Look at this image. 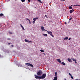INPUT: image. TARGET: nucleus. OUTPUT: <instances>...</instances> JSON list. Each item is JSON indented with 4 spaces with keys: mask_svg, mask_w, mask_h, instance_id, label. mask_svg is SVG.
Instances as JSON below:
<instances>
[{
    "mask_svg": "<svg viewBox=\"0 0 80 80\" xmlns=\"http://www.w3.org/2000/svg\"><path fill=\"white\" fill-rule=\"evenodd\" d=\"M43 53L44 55H46V54H45V53Z\"/></svg>",
    "mask_w": 80,
    "mask_h": 80,
    "instance_id": "58836bf2",
    "label": "nucleus"
},
{
    "mask_svg": "<svg viewBox=\"0 0 80 80\" xmlns=\"http://www.w3.org/2000/svg\"><path fill=\"white\" fill-rule=\"evenodd\" d=\"M7 40H10V38H8L7 39Z\"/></svg>",
    "mask_w": 80,
    "mask_h": 80,
    "instance_id": "2f4dec72",
    "label": "nucleus"
},
{
    "mask_svg": "<svg viewBox=\"0 0 80 80\" xmlns=\"http://www.w3.org/2000/svg\"><path fill=\"white\" fill-rule=\"evenodd\" d=\"M36 18V20H37V19H38V18Z\"/></svg>",
    "mask_w": 80,
    "mask_h": 80,
    "instance_id": "ea45409f",
    "label": "nucleus"
},
{
    "mask_svg": "<svg viewBox=\"0 0 80 80\" xmlns=\"http://www.w3.org/2000/svg\"><path fill=\"white\" fill-rule=\"evenodd\" d=\"M68 37H66L65 38H64L63 40H68Z\"/></svg>",
    "mask_w": 80,
    "mask_h": 80,
    "instance_id": "f8f14e48",
    "label": "nucleus"
},
{
    "mask_svg": "<svg viewBox=\"0 0 80 80\" xmlns=\"http://www.w3.org/2000/svg\"><path fill=\"white\" fill-rule=\"evenodd\" d=\"M2 56L0 54V58H2Z\"/></svg>",
    "mask_w": 80,
    "mask_h": 80,
    "instance_id": "72a5a7b5",
    "label": "nucleus"
},
{
    "mask_svg": "<svg viewBox=\"0 0 80 80\" xmlns=\"http://www.w3.org/2000/svg\"><path fill=\"white\" fill-rule=\"evenodd\" d=\"M41 29L42 31H44V30L45 29H44V27L43 26H42L41 27Z\"/></svg>",
    "mask_w": 80,
    "mask_h": 80,
    "instance_id": "423d86ee",
    "label": "nucleus"
},
{
    "mask_svg": "<svg viewBox=\"0 0 80 80\" xmlns=\"http://www.w3.org/2000/svg\"><path fill=\"white\" fill-rule=\"evenodd\" d=\"M68 40H71V38H69Z\"/></svg>",
    "mask_w": 80,
    "mask_h": 80,
    "instance_id": "a19ab883",
    "label": "nucleus"
},
{
    "mask_svg": "<svg viewBox=\"0 0 80 80\" xmlns=\"http://www.w3.org/2000/svg\"><path fill=\"white\" fill-rule=\"evenodd\" d=\"M29 23L30 24H31V22L30 21V20H29Z\"/></svg>",
    "mask_w": 80,
    "mask_h": 80,
    "instance_id": "bb28decb",
    "label": "nucleus"
},
{
    "mask_svg": "<svg viewBox=\"0 0 80 80\" xmlns=\"http://www.w3.org/2000/svg\"><path fill=\"white\" fill-rule=\"evenodd\" d=\"M61 64H62V65H65V63L64 62H62L61 63Z\"/></svg>",
    "mask_w": 80,
    "mask_h": 80,
    "instance_id": "ddd939ff",
    "label": "nucleus"
},
{
    "mask_svg": "<svg viewBox=\"0 0 80 80\" xmlns=\"http://www.w3.org/2000/svg\"><path fill=\"white\" fill-rule=\"evenodd\" d=\"M22 2H25V0H21Z\"/></svg>",
    "mask_w": 80,
    "mask_h": 80,
    "instance_id": "5701e85b",
    "label": "nucleus"
},
{
    "mask_svg": "<svg viewBox=\"0 0 80 80\" xmlns=\"http://www.w3.org/2000/svg\"><path fill=\"white\" fill-rule=\"evenodd\" d=\"M40 51L41 52H45V51H44V50H43L42 49Z\"/></svg>",
    "mask_w": 80,
    "mask_h": 80,
    "instance_id": "a211bd4d",
    "label": "nucleus"
},
{
    "mask_svg": "<svg viewBox=\"0 0 80 80\" xmlns=\"http://www.w3.org/2000/svg\"><path fill=\"white\" fill-rule=\"evenodd\" d=\"M15 0V1H17V0Z\"/></svg>",
    "mask_w": 80,
    "mask_h": 80,
    "instance_id": "de8ad7c7",
    "label": "nucleus"
},
{
    "mask_svg": "<svg viewBox=\"0 0 80 80\" xmlns=\"http://www.w3.org/2000/svg\"><path fill=\"white\" fill-rule=\"evenodd\" d=\"M3 13H1L0 14V17H2V16H3Z\"/></svg>",
    "mask_w": 80,
    "mask_h": 80,
    "instance_id": "412c9836",
    "label": "nucleus"
},
{
    "mask_svg": "<svg viewBox=\"0 0 80 80\" xmlns=\"http://www.w3.org/2000/svg\"><path fill=\"white\" fill-rule=\"evenodd\" d=\"M10 43H8V45H10Z\"/></svg>",
    "mask_w": 80,
    "mask_h": 80,
    "instance_id": "79ce46f5",
    "label": "nucleus"
},
{
    "mask_svg": "<svg viewBox=\"0 0 80 80\" xmlns=\"http://www.w3.org/2000/svg\"><path fill=\"white\" fill-rule=\"evenodd\" d=\"M38 0V1L39 2H40V3H42V1H41V0Z\"/></svg>",
    "mask_w": 80,
    "mask_h": 80,
    "instance_id": "aec40b11",
    "label": "nucleus"
},
{
    "mask_svg": "<svg viewBox=\"0 0 80 80\" xmlns=\"http://www.w3.org/2000/svg\"><path fill=\"white\" fill-rule=\"evenodd\" d=\"M20 25L22 28V29H23V30H25V28H23V26H22V25L20 24Z\"/></svg>",
    "mask_w": 80,
    "mask_h": 80,
    "instance_id": "2eb2a0df",
    "label": "nucleus"
},
{
    "mask_svg": "<svg viewBox=\"0 0 80 80\" xmlns=\"http://www.w3.org/2000/svg\"><path fill=\"white\" fill-rule=\"evenodd\" d=\"M35 21H33V22H32V23L33 24H34V23H35Z\"/></svg>",
    "mask_w": 80,
    "mask_h": 80,
    "instance_id": "cd10ccee",
    "label": "nucleus"
},
{
    "mask_svg": "<svg viewBox=\"0 0 80 80\" xmlns=\"http://www.w3.org/2000/svg\"><path fill=\"white\" fill-rule=\"evenodd\" d=\"M47 32L48 34H50H50H52V32L51 31H47Z\"/></svg>",
    "mask_w": 80,
    "mask_h": 80,
    "instance_id": "6e6552de",
    "label": "nucleus"
},
{
    "mask_svg": "<svg viewBox=\"0 0 80 80\" xmlns=\"http://www.w3.org/2000/svg\"><path fill=\"white\" fill-rule=\"evenodd\" d=\"M69 75H70V76H72V74H70V73H69Z\"/></svg>",
    "mask_w": 80,
    "mask_h": 80,
    "instance_id": "7c9ffc66",
    "label": "nucleus"
},
{
    "mask_svg": "<svg viewBox=\"0 0 80 80\" xmlns=\"http://www.w3.org/2000/svg\"><path fill=\"white\" fill-rule=\"evenodd\" d=\"M43 36H44L45 37H47V36L48 35L47 34H43Z\"/></svg>",
    "mask_w": 80,
    "mask_h": 80,
    "instance_id": "4468645a",
    "label": "nucleus"
},
{
    "mask_svg": "<svg viewBox=\"0 0 80 80\" xmlns=\"http://www.w3.org/2000/svg\"><path fill=\"white\" fill-rule=\"evenodd\" d=\"M11 46L12 47H13V45H12Z\"/></svg>",
    "mask_w": 80,
    "mask_h": 80,
    "instance_id": "4c0bfd02",
    "label": "nucleus"
},
{
    "mask_svg": "<svg viewBox=\"0 0 80 80\" xmlns=\"http://www.w3.org/2000/svg\"><path fill=\"white\" fill-rule=\"evenodd\" d=\"M53 80H57V77L56 76L54 78V79Z\"/></svg>",
    "mask_w": 80,
    "mask_h": 80,
    "instance_id": "9b49d317",
    "label": "nucleus"
},
{
    "mask_svg": "<svg viewBox=\"0 0 80 80\" xmlns=\"http://www.w3.org/2000/svg\"><path fill=\"white\" fill-rule=\"evenodd\" d=\"M68 60L69 62H72V61L71 60V59L69 58L68 59Z\"/></svg>",
    "mask_w": 80,
    "mask_h": 80,
    "instance_id": "9d476101",
    "label": "nucleus"
},
{
    "mask_svg": "<svg viewBox=\"0 0 80 80\" xmlns=\"http://www.w3.org/2000/svg\"><path fill=\"white\" fill-rule=\"evenodd\" d=\"M57 60L59 62V63H61V62H62L61 60H60V59H57Z\"/></svg>",
    "mask_w": 80,
    "mask_h": 80,
    "instance_id": "0eeeda50",
    "label": "nucleus"
},
{
    "mask_svg": "<svg viewBox=\"0 0 80 80\" xmlns=\"http://www.w3.org/2000/svg\"><path fill=\"white\" fill-rule=\"evenodd\" d=\"M45 17L46 18H48V17H47V15H45Z\"/></svg>",
    "mask_w": 80,
    "mask_h": 80,
    "instance_id": "c85d7f7f",
    "label": "nucleus"
},
{
    "mask_svg": "<svg viewBox=\"0 0 80 80\" xmlns=\"http://www.w3.org/2000/svg\"><path fill=\"white\" fill-rule=\"evenodd\" d=\"M25 41L26 42H28V43H32V42L30 41L27 39H25Z\"/></svg>",
    "mask_w": 80,
    "mask_h": 80,
    "instance_id": "39448f33",
    "label": "nucleus"
},
{
    "mask_svg": "<svg viewBox=\"0 0 80 80\" xmlns=\"http://www.w3.org/2000/svg\"><path fill=\"white\" fill-rule=\"evenodd\" d=\"M55 76L56 77H57V72H55Z\"/></svg>",
    "mask_w": 80,
    "mask_h": 80,
    "instance_id": "6ab92c4d",
    "label": "nucleus"
},
{
    "mask_svg": "<svg viewBox=\"0 0 80 80\" xmlns=\"http://www.w3.org/2000/svg\"><path fill=\"white\" fill-rule=\"evenodd\" d=\"M25 65H27V66H29V67H32V68H33V65H32V64L29 63H25Z\"/></svg>",
    "mask_w": 80,
    "mask_h": 80,
    "instance_id": "f03ea898",
    "label": "nucleus"
},
{
    "mask_svg": "<svg viewBox=\"0 0 80 80\" xmlns=\"http://www.w3.org/2000/svg\"><path fill=\"white\" fill-rule=\"evenodd\" d=\"M68 8L70 9H72V6H69L68 7Z\"/></svg>",
    "mask_w": 80,
    "mask_h": 80,
    "instance_id": "dca6fc26",
    "label": "nucleus"
},
{
    "mask_svg": "<svg viewBox=\"0 0 80 80\" xmlns=\"http://www.w3.org/2000/svg\"><path fill=\"white\" fill-rule=\"evenodd\" d=\"M35 8H36V7H35Z\"/></svg>",
    "mask_w": 80,
    "mask_h": 80,
    "instance_id": "09e8293b",
    "label": "nucleus"
},
{
    "mask_svg": "<svg viewBox=\"0 0 80 80\" xmlns=\"http://www.w3.org/2000/svg\"><path fill=\"white\" fill-rule=\"evenodd\" d=\"M75 6H78V5L76 4L75 5Z\"/></svg>",
    "mask_w": 80,
    "mask_h": 80,
    "instance_id": "e433bc0d",
    "label": "nucleus"
},
{
    "mask_svg": "<svg viewBox=\"0 0 80 80\" xmlns=\"http://www.w3.org/2000/svg\"><path fill=\"white\" fill-rule=\"evenodd\" d=\"M26 20H28L29 21H30V19L28 18H26Z\"/></svg>",
    "mask_w": 80,
    "mask_h": 80,
    "instance_id": "a878e982",
    "label": "nucleus"
},
{
    "mask_svg": "<svg viewBox=\"0 0 80 80\" xmlns=\"http://www.w3.org/2000/svg\"><path fill=\"white\" fill-rule=\"evenodd\" d=\"M72 18L71 17L69 18V20H72Z\"/></svg>",
    "mask_w": 80,
    "mask_h": 80,
    "instance_id": "393cba45",
    "label": "nucleus"
},
{
    "mask_svg": "<svg viewBox=\"0 0 80 80\" xmlns=\"http://www.w3.org/2000/svg\"><path fill=\"white\" fill-rule=\"evenodd\" d=\"M42 73V72L41 71V70H40L38 72L37 74L38 76H40Z\"/></svg>",
    "mask_w": 80,
    "mask_h": 80,
    "instance_id": "7ed1b4c3",
    "label": "nucleus"
},
{
    "mask_svg": "<svg viewBox=\"0 0 80 80\" xmlns=\"http://www.w3.org/2000/svg\"><path fill=\"white\" fill-rule=\"evenodd\" d=\"M44 31L45 32H46V31H47V30H46L44 29Z\"/></svg>",
    "mask_w": 80,
    "mask_h": 80,
    "instance_id": "c9c22d12",
    "label": "nucleus"
},
{
    "mask_svg": "<svg viewBox=\"0 0 80 80\" xmlns=\"http://www.w3.org/2000/svg\"><path fill=\"white\" fill-rule=\"evenodd\" d=\"M34 76L35 78H36L37 79H40V76H38L36 75H35Z\"/></svg>",
    "mask_w": 80,
    "mask_h": 80,
    "instance_id": "20e7f679",
    "label": "nucleus"
},
{
    "mask_svg": "<svg viewBox=\"0 0 80 80\" xmlns=\"http://www.w3.org/2000/svg\"><path fill=\"white\" fill-rule=\"evenodd\" d=\"M64 80H67V79H64Z\"/></svg>",
    "mask_w": 80,
    "mask_h": 80,
    "instance_id": "49530a36",
    "label": "nucleus"
},
{
    "mask_svg": "<svg viewBox=\"0 0 80 80\" xmlns=\"http://www.w3.org/2000/svg\"><path fill=\"white\" fill-rule=\"evenodd\" d=\"M71 78H72V79H73V76H71Z\"/></svg>",
    "mask_w": 80,
    "mask_h": 80,
    "instance_id": "f704fd0d",
    "label": "nucleus"
},
{
    "mask_svg": "<svg viewBox=\"0 0 80 80\" xmlns=\"http://www.w3.org/2000/svg\"><path fill=\"white\" fill-rule=\"evenodd\" d=\"M78 6H79V7H80V5H78Z\"/></svg>",
    "mask_w": 80,
    "mask_h": 80,
    "instance_id": "c03bdc74",
    "label": "nucleus"
},
{
    "mask_svg": "<svg viewBox=\"0 0 80 80\" xmlns=\"http://www.w3.org/2000/svg\"><path fill=\"white\" fill-rule=\"evenodd\" d=\"M75 63H77V62H76V61H75Z\"/></svg>",
    "mask_w": 80,
    "mask_h": 80,
    "instance_id": "37998d69",
    "label": "nucleus"
},
{
    "mask_svg": "<svg viewBox=\"0 0 80 80\" xmlns=\"http://www.w3.org/2000/svg\"><path fill=\"white\" fill-rule=\"evenodd\" d=\"M33 20H34V21H36V20H37L36 18H33Z\"/></svg>",
    "mask_w": 80,
    "mask_h": 80,
    "instance_id": "f3484780",
    "label": "nucleus"
},
{
    "mask_svg": "<svg viewBox=\"0 0 80 80\" xmlns=\"http://www.w3.org/2000/svg\"><path fill=\"white\" fill-rule=\"evenodd\" d=\"M74 11V10H73V9H72L71 10H70V13H72V12H73Z\"/></svg>",
    "mask_w": 80,
    "mask_h": 80,
    "instance_id": "1a4fd4ad",
    "label": "nucleus"
},
{
    "mask_svg": "<svg viewBox=\"0 0 80 80\" xmlns=\"http://www.w3.org/2000/svg\"><path fill=\"white\" fill-rule=\"evenodd\" d=\"M65 24H67V22H65Z\"/></svg>",
    "mask_w": 80,
    "mask_h": 80,
    "instance_id": "a18cd8bd",
    "label": "nucleus"
},
{
    "mask_svg": "<svg viewBox=\"0 0 80 80\" xmlns=\"http://www.w3.org/2000/svg\"><path fill=\"white\" fill-rule=\"evenodd\" d=\"M28 1V2H31V0H27Z\"/></svg>",
    "mask_w": 80,
    "mask_h": 80,
    "instance_id": "c756f323",
    "label": "nucleus"
},
{
    "mask_svg": "<svg viewBox=\"0 0 80 80\" xmlns=\"http://www.w3.org/2000/svg\"><path fill=\"white\" fill-rule=\"evenodd\" d=\"M50 35L51 36V37H54V36L52 34H50Z\"/></svg>",
    "mask_w": 80,
    "mask_h": 80,
    "instance_id": "b1692460",
    "label": "nucleus"
},
{
    "mask_svg": "<svg viewBox=\"0 0 80 80\" xmlns=\"http://www.w3.org/2000/svg\"><path fill=\"white\" fill-rule=\"evenodd\" d=\"M71 6H72V5H71Z\"/></svg>",
    "mask_w": 80,
    "mask_h": 80,
    "instance_id": "8fccbe9b",
    "label": "nucleus"
},
{
    "mask_svg": "<svg viewBox=\"0 0 80 80\" xmlns=\"http://www.w3.org/2000/svg\"><path fill=\"white\" fill-rule=\"evenodd\" d=\"M46 77V73L43 74L42 76H40V79H44Z\"/></svg>",
    "mask_w": 80,
    "mask_h": 80,
    "instance_id": "f257e3e1",
    "label": "nucleus"
},
{
    "mask_svg": "<svg viewBox=\"0 0 80 80\" xmlns=\"http://www.w3.org/2000/svg\"><path fill=\"white\" fill-rule=\"evenodd\" d=\"M71 59L73 60V61H74V62L76 61V59H73V58Z\"/></svg>",
    "mask_w": 80,
    "mask_h": 80,
    "instance_id": "4be33fe9",
    "label": "nucleus"
},
{
    "mask_svg": "<svg viewBox=\"0 0 80 80\" xmlns=\"http://www.w3.org/2000/svg\"><path fill=\"white\" fill-rule=\"evenodd\" d=\"M9 33L10 34H12V32H9Z\"/></svg>",
    "mask_w": 80,
    "mask_h": 80,
    "instance_id": "473e14b6",
    "label": "nucleus"
}]
</instances>
